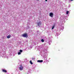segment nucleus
<instances>
[{
    "label": "nucleus",
    "instance_id": "f257e3e1",
    "mask_svg": "<svg viewBox=\"0 0 74 74\" xmlns=\"http://www.w3.org/2000/svg\"><path fill=\"white\" fill-rule=\"evenodd\" d=\"M22 36L23 37H27L28 36L27 35V34L25 33L22 35Z\"/></svg>",
    "mask_w": 74,
    "mask_h": 74
},
{
    "label": "nucleus",
    "instance_id": "f03ea898",
    "mask_svg": "<svg viewBox=\"0 0 74 74\" xmlns=\"http://www.w3.org/2000/svg\"><path fill=\"white\" fill-rule=\"evenodd\" d=\"M20 70L22 71L23 69V67L22 66V65H21L20 67L19 68Z\"/></svg>",
    "mask_w": 74,
    "mask_h": 74
},
{
    "label": "nucleus",
    "instance_id": "7ed1b4c3",
    "mask_svg": "<svg viewBox=\"0 0 74 74\" xmlns=\"http://www.w3.org/2000/svg\"><path fill=\"white\" fill-rule=\"evenodd\" d=\"M49 15L51 18H53V14L52 12H50L49 14Z\"/></svg>",
    "mask_w": 74,
    "mask_h": 74
},
{
    "label": "nucleus",
    "instance_id": "20e7f679",
    "mask_svg": "<svg viewBox=\"0 0 74 74\" xmlns=\"http://www.w3.org/2000/svg\"><path fill=\"white\" fill-rule=\"evenodd\" d=\"M38 26L40 27V25H41V21H40L39 22H38L37 23Z\"/></svg>",
    "mask_w": 74,
    "mask_h": 74
},
{
    "label": "nucleus",
    "instance_id": "39448f33",
    "mask_svg": "<svg viewBox=\"0 0 74 74\" xmlns=\"http://www.w3.org/2000/svg\"><path fill=\"white\" fill-rule=\"evenodd\" d=\"M11 35L10 34L7 36V38H11Z\"/></svg>",
    "mask_w": 74,
    "mask_h": 74
},
{
    "label": "nucleus",
    "instance_id": "423d86ee",
    "mask_svg": "<svg viewBox=\"0 0 74 74\" xmlns=\"http://www.w3.org/2000/svg\"><path fill=\"white\" fill-rule=\"evenodd\" d=\"M43 62L42 60H38L37 61L38 62H39V63H41Z\"/></svg>",
    "mask_w": 74,
    "mask_h": 74
},
{
    "label": "nucleus",
    "instance_id": "0eeeda50",
    "mask_svg": "<svg viewBox=\"0 0 74 74\" xmlns=\"http://www.w3.org/2000/svg\"><path fill=\"white\" fill-rule=\"evenodd\" d=\"M2 71L4 72V73H7V71L5 70V69H2Z\"/></svg>",
    "mask_w": 74,
    "mask_h": 74
},
{
    "label": "nucleus",
    "instance_id": "6e6552de",
    "mask_svg": "<svg viewBox=\"0 0 74 74\" xmlns=\"http://www.w3.org/2000/svg\"><path fill=\"white\" fill-rule=\"evenodd\" d=\"M31 64H33V62H32V60H30L29 62Z\"/></svg>",
    "mask_w": 74,
    "mask_h": 74
},
{
    "label": "nucleus",
    "instance_id": "1a4fd4ad",
    "mask_svg": "<svg viewBox=\"0 0 74 74\" xmlns=\"http://www.w3.org/2000/svg\"><path fill=\"white\" fill-rule=\"evenodd\" d=\"M54 27H55V25H54L53 26H52V29H54Z\"/></svg>",
    "mask_w": 74,
    "mask_h": 74
},
{
    "label": "nucleus",
    "instance_id": "9d476101",
    "mask_svg": "<svg viewBox=\"0 0 74 74\" xmlns=\"http://www.w3.org/2000/svg\"><path fill=\"white\" fill-rule=\"evenodd\" d=\"M69 11H66V14H67V15H68V14H69Z\"/></svg>",
    "mask_w": 74,
    "mask_h": 74
},
{
    "label": "nucleus",
    "instance_id": "9b49d317",
    "mask_svg": "<svg viewBox=\"0 0 74 74\" xmlns=\"http://www.w3.org/2000/svg\"><path fill=\"white\" fill-rule=\"evenodd\" d=\"M18 55H21V53L20 52H19L18 53Z\"/></svg>",
    "mask_w": 74,
    "mask_h": 74
},
{
    "label": "nucleus",
    "instance_id": "f8f14e48",
    "mask_svg": "<svg viewBox=\"0 0 74 74\" xmlns=\"http://www.w3.org/2000/svg\"><path fill=\"white\" fill-rule=\"evenodd\" d=\"M41 41L43 42H44V40L43 39L41 40Z\"/></svg>",
    "mask_w": 74,
    "mask_h": 74
},
{
    "label": "nucleus",
    "instance_id": "ddd939ff",
    "mask_svg": "<svg viewBox=\"0 0 74 74\" xmlns=\"http://www.w3.org/2000/svg\"><path fill=\"white\" fill-rule=\"evenodd\" d=\"M32 60H34V59H35V58H32Z\"/></svg>",
    "mask_w": 74,
    "mask_h": 74
},
{
    "label": "nucleus",
    "instance_id": "4468645a",
    "mask_svg": "<svg viewBox=\"0 0 74 74\" xmlns=\"http://www.w3.org/2000/svg\"><path fill=\"white\" fill-rule=\"evenodd\" d=\"M20 52H23V51H22V50H20Z\"/></svg>",
    "mask_w": 74,
    "mask_h": 74
},
{
    "label": "nucleus",
    "instance_id": "2eb2a0df",
    "mask_svg": "<svg viewBox=\"0 0 74 74\" xmlns=\"http://www.w3.org/2000/svg\"><path fill=\"white\" fill-rule=\"evenodd\" d=\"M47 0H45V1H47Z\"/></svg>",
    "mask_w": 74,
    "mask_h": 74
},
{
    "label": "nucleus",
    "instance_id": "dca6fc26",
    "mask_svg": "<svg viewBox=\"0 0 74 74\" xmlns=\"http://www.w3.org/2000/svg\"><path fill=\"white\" fill-rule=\"evenodd\" d=\"M73 0H71V1H73Z\"/></svg>",
    "mask_w": 74,
    "mask_h": 74
},
{
    "label": "nucleus",
    "instance_id": "f3484780",
    "mask_svg": "<svg viewBox=\"0 0 74 74\" xmlns=\"http://www.w3.org/2000/svg\"><path fill=\"white\" fill-rule=\"evenodd\" d=\"M37 1H39V0H37Z\"/></svg>",
    "mask_w": 74,
    "mask_h": 74
}]
</instances>
